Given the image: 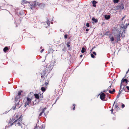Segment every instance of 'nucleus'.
<instances>
[{
	"mask_svg": "<svg viewBox=\"0 0 129 129\" xmlns=\"http://www.w3.org/2000/svg\"><path fill=\"white\" fill-rule=\"evenodd\" d=\"M97 3V2L95 0H94L92 2L93 6L95 7L96 6V4Z\"/></svg>",
	"mask_w": 129,
	"mask_h": 129,
	"instance_id": "nucleus-11",
	"label": "nucleus"
},
{
	"mask_svg": "<svg viewBox=\"0 0 129 129\" xmlns=\"http://www.w3.org/2000/svg\"><path fill=\"white\" fill-rule=\"evenodd\" d=\"M47 109V108L46 107L44 108V109H43L42 111H43V112H44L45 110Z\"/></svg>",
	"mask_w": 129,
	"mask_h": 129,
	"instance_id": "nucleus-26",
	"label": "nucleus"
},
{
	"mask_svg": "<svg viewBox=\"0 0 129 129\" xmlns=\"http://www.w3.org/2000/svg\"><path fill=\"white\" fill-rule=\"evenodd\" d=\"M120 94V92H119L118 93V95H117V98H118L119 97Z\"/></svg>",
	"mask_w": 129,
	"mask_h": 129,
	"instance_id": "nucleus-32",
	"label": "nucleus"
},
{
	"mask_svg": "<svg viewBox=\"0 0 129 129\" xmlns=\"http://www.w3.org/2000/svg\"><path fill=\"white\" fill-rule=\"evenodd\" d=\"M42 48V47H41V48Z\"/></svg>",
	"mask_w": 129,
	"mask_h": 129,
	"instance_id": "nucleus-48",
	"label": "nucleus"
},
{
	"mask_svg": "<svg viewBox=\"0 0 129 129\" xmlns=\"http://www.w3.org/2000/svg\"><path fill=\"white\" fill-rule=\"evenodd\" d=\"M46 23H47V24L49 26L50 25V21L48 20L47 21Z\"/></svg>",
	"mask_w": 129,
	"mask_h": 129,
	"instance_id": "nucleus-21",
	"label": "nucleus"
},
{
	"mask_svg": "<svg viewBox=\"0 0 129 129\" xmlns=\"http://www.w3.org/2000/svg\"><path fill=\"white\" fill-rule=\"evenodd\" d=\"M86 49L84 47H82L81 50V52L84 53L86 51Z\"/></svg>",
	"mask_w": 129,
	"mask_h": 129,
	"instance_id": "nucleus-14",
	"label": "nucleus"
},
{
	"mask_svg": "<svg viewBox=\"0 0 129 129\" xmlns=\"http://www.w3.org/2000/svg\"><path fill=\"white\" fill-rule=\"evenodd\" d=\"M86 30L87 31H89V29H86Z\"/></svg>",
	"mask_w": 129,
	"mask_h": 129,
	"instance_id": "nucleus-40",
	"label": "nucleus"
},
{
	"mask_svg": "<svg viewBox=\"0 0 129 129\" xmlns=\"http://www.w3.org/2000/svg\"><path fill=\"white\" fill-rule=\"evenodd\" d=\"M20 107V106H18V108H19Z\"/></svg>",
	"mask_w": 129,
	"mask_h": 129,
	"instance_id": "nucleus-44",
	"label": "nucleus"
},
{
	"mask_svg": "<svg viewBox=\"0 0 129 129\" xmlns=\"http://www.w3.org/2000/svg\"><path fill=\"white\" fill-rule=\"evenodd\" d=\"M73 110H75V104H73Z\"/></svg>",
	"mask_w": 129,
	"mask_h": 129,
	"instance_id": "nucleus-24",
	"label": "nucleus"
},
{
	"mask_svg": "<svg viewBox=\"0 0 129 129\" xmlns=\"http://www.w3.org/2000/svg\"><path fill=\"white\" fill-rule=\"evenodd\" d=\"M116 38L117 40H116L115 39L114 40V38L113 36L111 37L110 36L109 38L110 39V40L111 42H112V43H117L120 41V34H117L116 35Z\"/></svg>",
	"mask_w": 129,
	"mask_h": 129,
	"instance_id": "nucleus-1",
	"label": "nucleus"
},
{
	"mask_svg": "<svg viewBox=\"0 0 129 129\" xmlns=\"http://www.w3.org/2000/svg\"><path fill=\"white\" fill-rule=\"evenodd\" d=\"M115 108H116V109L118 110V109L119 108V107L117 105H116L115 106Z\"/></svg>",
	"mask_w": 129,
	"mask_h": 129,
	"instance_id": "nucleus-25",
	"label": "nucleus"
},
{
	"mask_svg": "<svg viewBox=\"0 0 129 129\" xmlns=\"http://www.w3.org/2000/svg\"><path fill=\"white\" fill-rule=\"evenodd\" d=\"M45 84L46 85H48V83H47L46 82L45 83Z\"/></svg>",
	"mask_w": 129,
	"mask_h": 129,
	"instance_id": "nucleus-39",
	"label": "nucleus"
},
{
	"mask_svg": "<svg viewBox=\"0 0 129 129\" xmlns=\"http://www.w3.org/2000/svg\"><path fill=\"white\" fill-rule=\"evenodd\" d=\"M119 2V0H114L113 2L114 3H118Z\"/></svg>",
	"mask_w": 129,
	"mask_h": 129,
	"instance_id": "nucleus-23",
	"label": "nucleus"
},
{
	"mask_svg": "<svg viewBox=\"0 0 129 129\" xmlns=\"http://www.w3.org/2000/svg\"><path fill=\"white\" fill-rule=\"evenodd\" d=\"M124 18V17H123V18H122V20H123V19Z\"/></svg>",
	"mask_w": 129,
	"mask_h": 129,
	"instance_id": "nucleus-43",
	"label": "nucleus"
},
{
	"mask_svg": "<svg viewBox=\"0 0 129 129\" xmlns=\"http://www.w3.org/2000/svg\"><path fill=\"white\" fill-rule=\"evenodd\" d=\"M93 54L95 55H96V53L95 52H93Z\"/></svg>",
	"mask_w": 129,
	"mask_h": 129,
	"instance_id": "nucleus-33",
	"label": "nucleus"
},
{
	"mask_svg": "<svg viewBox=\"0 0 129 129\" xmlns=\"http://www.w3.org/2000/svg\"><path fill=\"white\" fill-rule=\"evenodd\" d=\"M46 89V88L44 87H42L41 88V90L42 92H45Z\"/></svg>",
	"mask_w": 129,
	"mask_h": 129,
	"instance_id": "nucleus-12",
	"label": "nucleus"
},
{
	"mask_svg": "<svg viewBox=\"0 0 129 129\" xmlns=\"http://www.w3.org/2000/svg\"><path fill=\"white\" fill-rule=\"evenodd\" d=\"M27 2V1H23L22 2V4H24V3H26Z\"/></svg>",
	"mask_w": 129,
	"mask_h": 129,
	"instance_id": "nucleus-22",
	"label": "nucleus"
},
{
	"mask_svg": "<svg viewBox=\"0 0 129 129\" xmlns=\"http://www.w3.org/2000/svg\"><path fill=\"white\" fill-rule=\"evenodd\" d=\"M67 45L68 47H69L70 46V45L68 44H67Z\"/></svg>",
	"mask_w": 129,
	"mask_h": 129,
	"instance_id": "nucleus-35",
	"label": "nucleus"
},
{
	"mask_svg": "<svg viewBox=\"0 0 129 129\" xmlns=\"http://www.w3.org/2000/svg\"><path fill=\"white\" fill-rule=\"evenodd\" d=\"M126 78V75H125V76L124 78Z\"/></svg>",
	"mask_w": 129,
	"mask_h": 129,
	"instance_id": "nucleus-42",
	"label": "nucleus"
},
{
	"mask_svg": "<svg viewBox=\"0 0 129 129\" xmlns=\"http://www.w3.org/2000/svg\"><path fill=\"white\" fill-rule=\"evenodd\" d=\"M105 18L106 19H108L110 18V16L109 15H105Z\"/></svg>",
	"mask_w": 129,
	"mask_h": 129,
	"instance_id": "nucleus-15",
	"label": "nucleus"
},
{
	"mask_svg": "<svg viewBox=\"0 0 129 129\" xmlns=\"http://www.w3.org/2000/svg\"><path fill=\"white\" fill-rule=\"evenodd\" d=\"M46 71L45 70L43 71V73H41V77L42 78L43 77H44L45 75L46 74Z\"/></svg>",
	"mask_w": 129,
	"mask_h": 129,
	"instance_id": "nucleus-10",
	"label": "nucleus"
},
{
	"mask_svg": "<svg viewBox=\"0 0 129 129\" xmlns=\"http://www.w3.org/2000/svg\"><path fill=\"white\" fill-rule=\"evenodd\" d=\"M20 97L18 95H17L15 98V100L16 101H17L19 99Z\"/></svg>",
	"mask_w": 129,
	"mask_h": 129,
	"instance_id": "nucleus-17",
	"label": "nucleus"
},
{
	"mask_svg": "<svg viewBox=\"0 0 129 129\" xmlns=\"http://www.w3.org/2000/svg\"><path fill=\"white\" fill-rule=\"evenodd\" d=\"M125 107V105L124 104H122V108H123Z\"/></svg>",
	"mask_w": 129,
	"mask_h": 129,
	"instance_id": "nucleus-31",
	"label": "nucleus"
},
{
	"mask_svg": "<svg viewBox=\"0 0 129 129\" xmlns=\"http://www.w3.org/2000/svg\"><path fill=\"white\" fill-rule=\"evenodd\" d=\"M108 89H107V90H104L103 91V92H106V91H108Z\"/></svg>",
	"mask_w": 129,
	"mask_h": 129,
	"instance_id": "nucleus-34",
	"label": "nucleus"
},
{
	"mask_svg": "<svg viewBox=\"0 0 129 129\" xmlns=\"http://www.w3.org/2000/svg\"><path fill=\"white\" fill-rule=\"evenodd\" d=\"M91 57L93 58H95V56H94L92 54H91Z\"/></svg>",
	"mask_w": 129,
	"mask_h": 129,
	"instance_id": "nucleus-27",
	"label": "nucleus"
},
{
	"mask_svg": "<svg viewBox=\"0 0 129 129\" xmlns=\"http://www.w3.org/2000/svg\"><path fill=\"white\" fill-rule=\"evenodd\" d=\"M86 26L88 27H89V25L88 23H87Z\"/></svg>",
	"mask_w": 129,
	"mask_h": 129,
	"instance_id": "nucleus-29",
	"label": "nucleus"
},
{
	"mask_svg": "<svg viewBox=\"0 0 129 129\" xmlns=\"http://www.w3.org/2000/svg\"><path fill=\"white\" fill-rule=\"evenodd\" d=\"M32 101V99L29 98H27V100L26 102L25 103V106H27L28 105H29V104Z\"/></svg>",
	"mask_w": 129,
	"mask_h": 129,
	"instance_id": "nucleus-6",
	"label": "nucleus"
},
{
	"mask_svg": "<svg viewBox=\"0 0 129 129\" xmlns=\"http://www.w3.org/2000/svg\"><path fill=\"white\" fill-rule=\"evenodd\" d=\"M111 86H110L107 89H108V90H109V93H110L111 94H113V92H115V90L114 89H113L112 91H111L110 90V88H111Z\"/></svg>",
	"mask_w": 129,
	"mask_h": 129,
	"instance_id": "nucleus-9",
	"label": "nucleus"
},
{
	"mask_svg": "<svg viewBox=\"0 0 129 129\" xmlns=\"http://www.w3.org/2000/svg\"><path fill=\"white\" fill-rule=\"evenodd\" d=\"M65 38L66 39L67 38V35H65L64 36Z\"/></svg>",
	"mask_w": 129,
	"mask_h": 129,
	"instance_id": "nucleus-37",
	"label": "nucleus"
},
{
	"mask_svg": "<svg viewBox=\"0 0 129 129\" xmlns=\"http://www.w3.org/2000/svg\"><path fill=\"white\" fill-rule=\"evenodd\" d=\"M39 3L35 1L31 2L30 4V8L33 9L34 8H35L37 6H39Z\"/></svg>",
	"mask_w": 129,
	"mask_h": 129,
	"instance_id": "nucleus-4",
	"label": "nucleus"
},
{
	"mask_svg": "<svg viewBox=\"0 0 129 129\" xmlns=\"http://www.w3.org/2000/svg\"><path fill=\"white\" fill-rule=\"evenodd\" d=\"M8 50V49L7 47H5L3 49V51L4 52H6L7 50Z\"/></svg>",
	"mask_w": 129,
	"mask_h": 129,
	"instance_id": "nucleus-13",
	"label": "nucleus"
},
{
	"mask_svg": "<svg viewBox=\"0 0 129 129\" xmlns=\"http://www.w3.org/2000/svg\"><path fill=\"white\" fill-rule=\"evenodd\" d=\"M13 121H9L8 123V126H11L15 124V125L16 126H20L21 124V121H14L12 122Z\"/></svg>",
	"mask_w": 129,
	"mask_h": 129,
	"instance_id": "nucleus-3",
	"label": "nucleus"
},
{
	"mask_svg": "<svg viewBox=\"0 0 129 129\" xmlns=\"http://www.w3.org/2000/svg\"><path fill=\"white\" fill-rule=\"evenodd\" d=\"M44 112H43V111H42V112H41L40 114H39V116H41L43 113Z\"/></svg>",
	"mask_w": 129,
	"mask_h": 129,
	"instance_id": "nucleus-28",
	"label": "nucleus"
},
{
	"mask_svg": "<svg viewBox=\"0 0 129 129\" xmlns=\"http://www.w3.org/2000/svg\"><path fill=\"white\" fill-rule=\"evenodd\" d=\"M111 111V114H113V108H112L110 110Z\"/></svg>",
	"mask_w": 129,
	"mask_h": 129,
	"instance_id": "nucleus-30",
	"label": "nucleus"
},
{
	"mask_svg": "<svg viewBox=\"0 0 129 129\" xmlns=\"http://www.w3.org/2000/svg\"><path fill=\"white\" fill-rule=\"evenodd\" d=\"M34 96L37 99H39V96L38 94H34Z\"/></svg>",
	"mask_w": 129,
	"mask_h": 129,
	"instance_id": "nucleus-16",
	"label": "nucleus"
},
{
	"mask_svg": "<svg viewBox=\"0 0 129 129\" xmlns=\"http://www.w3.org/2000/svg\"><path fill=\"white\" fill-rule=\"evenodd\" d=\"M128 79H124L123 78L122 80L120 86V90H121V89L122 88V85H123V83H124V82H125L126 83L125 84V85H126L128 83Z\"/></svg>",
	"mask_w": 129,
	"mask_h": 129,
	"instance_id": "nucleus-5",
	"label": "nucleus"
},
{
	"mask_svg": "<svg viewBox=\"0 0 129 129\" xmlns=\"http://www.w3.org/2000/svg\"><path fill=\"white\" fill-rule=\"evenodd\" d=\"M82 57V55H81L80 56V57L81 58Z\"/></svg>",
	"mask_w": 129,
	"mask_h": 129,
	"instance_id": "nucleus-41",
	"label": "nucleus"
},
{
	"mask_svg": "<svg viewBox=\"0 0 129 129\" xmlns=\"http://www.w3.org/2000/svg\"><path fill=\"white\" fill-rule=\"evenodd\" d=\"M120 8L122 9H123L124 8V5L123 4H121V5Z\"/></svg>",
	"mask_w": 129,
	"mask_h": 129,
	"instance_id": "nucleus-20",
	"label": "nucleus"
},
{
	"mask_svg": "<svg viewBox=\"0 0 129 129\" xmlns=\"http://www.w3.org/2000/svg\"><path fill=\"white\" fill-rule=\"evenodd\" d=\"M16 107H15V109H16V108H16Z\"/></svg>",
	"mask_w": 129,
	"mask_h": 129,
	"instance_id": "nucleus-47",
	"label": "nucleus"
},
{
	"mask_svg": "<svg viewBox=\"0 0 129 129\" xmlns=\"http://www.w3.org/2000/svg\"><path fill=\"white\" fill-rule=\"evenodd\" d=\"M92 20L93 21H94L95 23H96L98 22V20L96 19H95V18L94 17H93L92 18Z\"/></svg>",
	"mask_w": 129,
	"mask_h": 129,
	"instance_id": "nucleus-18",
	"label": "nucleus"
},
{
	"mask_svg": "<svg viewBox=\"0 0 129 129\" xmlns=\"http://www.w3.org/2000/svg\"><path fill=\"white\" fill-rule=\"evenodd\" d=\"M115 102H114V104L113 105H114V103H115Z\"/></svg>",
	"mask_w": 129,
	"mask_h": 129,
	"instance_id": "nucleus-46",
	"label": "nucleus"
},
{
	"mask_svg": "<svg viewBox=\"0 0 129 129\" xmlns=\"http://www.w3.org/2000/svg\"><path fill=\"white\" fill-rule=\"evenodd\" d=\"M44 49H42L41 51H40L41 53H42L44 51Z\"/></svg>",
	"mask_w": 129,
	"mask_h": 129,
	"instance_id": "nucleus-36",
	"label": "nucleus"
},
{
	"mask_svg": "<svg viewBox=\"0 0 129 129\" xmlns=\"http://www.w3.org/2000/svg\"><path fill=\"white\" fill-rule=\"evenodd\" d=\"M15 117L14 118V120L15 121H22V119L21 117V115L20 112H19L16 115H15Z\"/></svg>",
	"mask_w": 129,
	"mask_h": 129,
	"instance_id": "nucleus-2",
	"label": "nucleus"
},
{
	"mask_svg": "<svg viewBox=\"0 0 129 129\" xmlns=\"http://www.w3.org/2000/svg\"><path fill=\"white\" fill-rule=\"evenodd\" d=\"M127 89L129 91V87L128 86H127L126 87Z\"/></svg>",
	"mask_w": 129,
	"mask_h": 129,
	"instance_id": "nucleus-38",
	"label": "nucleus"
},
{
	"mask_svg": "<svg viewBox=\"0 0 129 129\" xmlns=\"http://www.w3.org/2000/svg\"><path fill=\"white\" fill-rule=\"evenodd\" d=\"M105 95L103 93H102L100 95V98L101 100H103L105 98Z\"/></svg>",
	"mask_w": 129,
	"mask_h": 129,
	"instance_id": "nucleus-8",
	"label": "nucleus"
},
{
	"mask_svg": "<svg viewBox=\"0 0 129 129\" xmlns=\"http://www.w3.org/2000/svg\"><path fill=\"white\" fill-rule=\"evenodd\" d=\"M22 92V90H20L18 92V95L20 96H20L21 95V93Z\"/></svg>",
	"mask_w": 129,
	"mask_h": 129,
	"instance_id": "nucleus-19",
	"label": "nucleus"
},
{
	"mask_svg": "<svg viewBox=\"0 0 129 129\" xmlns=\"http://www.w3.org/2000/svg\"><path fill=\"white\" fill-rule=\"evenodd\" d=\"M39 123V122H38L37 123L36 127L34 129H44V127L43 125H42L41 126H39L38 125Z\"/></svg>",
	"mask_w": 129,
	"mask_h": 129,
	"instance_id": "nucleus-7",
	"label": "nucleus"
},
{
	"mask_svg": "<svg viewBox=\"0 0 129 129\" xmlns=\"http://www.w3.org/2000/svg\"><path fill=\"white\" fill-rule=\"evenodd\" d=\"M124 87H123V89H124Z\"/></svg>",
	"mask_w": 129,
	"mask_h": 129,
	"instance_id": "nucleus-45",
	"label": "nucleus"
}]
</instances>
